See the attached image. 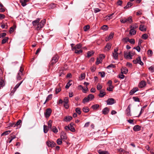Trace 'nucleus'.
<instances>
[{
	"label": "nucleus",
	"instance_id": "obj_5",
	"mask_svg": "<svg viewBox=\"0 0 154 154\" xmlns=\"http://www.w3.org/2000/svg\"><path fill=\"white\" fill-rule=\"evenodd\" d=\"M124 56L127 59H131L132 57V55L131 54L130 51L128 52H125L124 53Z\"/></svg>",
	"mask_w": 154,
	"mask_h": 154
},
{
	"label": "nucleus",
	"instance_id": "obj_34",
	"mask_svg": "<svg viewBox=\"0 0 154 154\" xmlns=\"http://www.w3.org/2000/svg\"><path fill=\"white\" fill-rule=\"evenodd\" d=\"M89 100L88 99V97H85L82 100V102L83 103H85L86 102H88Z\"/></svg>",
	"mask_w": 154,
	"mask_h": 154
},
{
	"label": "nucleus",
	"instance_id": "obj_36",
	"mask_svg": "<svg viewBox=\"0 0 154 154\" xmlns=\"http://www.w3.org/2000/svg\"><path fill=\"white\" fill-rule=\"evenodd\" d=\"M108 28V27L106 25H103L101 27V29L104 30H107Z\"/></svg>",
	"mask_w": 154,
	"mask_h": 154
},
{
	"label": "nucleus",
	"instance_id": "obj_53",
	"mask_svg": "<svg viewBox=\"0 0 154 154\" xmlns=\"http://www.w3.org/2000/svg\"><path fill=\"white\" fill-rule=\"evenodd\" d=\"M134 49H136L138 52H140V48L139 45L137 47H134Z\"/></svg>",
	"mask_w": 154,
	"mask_h": 154
},
{
	"label": "nucleus",
	"instance_id": "obj_32",
	"mask_svg": "<svg viewBox=\"0 0 154 154\" xmlns=\"http://www.w3.org/2000/svg\"><path fill=\"white\" fill-rule=\"evenodd\" d=\"M75 111L76 112V113H78L79 115L81 114V109L79 108H76L75 109Z\"/></svg>",
	"mask_w": 154,
	"mask_h": 154
},
{
	"label": "nucleus",
	"instance_id": "obj_17",
	"mask_svg": "<svg viewBox=\"0 0 154 154\" xmlns=\"http://www.w3.org/2000/svg\"><path fill=\"white\" fill-rule=\"evenodd\" d=\"M109 111V109L107 107L105 108L102 110V112L104 115L107 114Z\"/></svg>",
	"mask_w": 154,
	"mask_h": 154
},
{
	"label": "nucleus",
	"instance_id": "obj_59",
	"mask_svg": "<svg viewBox=\"0 0 154 154\" xmlns=\"http://www.w3.org/2000/svg\"><path fill=\"white\" fill-rule=\"evenodd\" d=\"M123 73H121V74H120L119 75V77L121 79H123L124 78L125 76L123 75Z\"/></svg>",
	"mask_w": 154,
	"mask_h": 154
},
{
	"label": "nucleus",
	"instance_id": "obj_58",
	"mask_svg": "<svg viewBox=\"0 0 154 154\" xmlns=\"http://www.w3.org/2000/svg\"><path fill=\"white\" fill-rule=\"evenodd\" d=\"M110 67L114 68L115 67V65L113 64H111L108 66L107 67V69H109Z\"/></svg>",
	"mask_w": 154,
	"mask_h": 154
},
{
	"label": "nucleus",
	"instance_id": "obj_14",
	"mask_svg": "<svg viewBox=\"0 0 154 154\" xmlns=\"http://www.w3.org/2000/svg\"><path fill=\"white\" fill-rule=\"evenodd\" d=\"M23 81H21L19 83H18L17 84L15 87L14 88L13 90H12L11 93H14V92L16 91L17 89L19 87L20 85L22 82Z\"/></svg>",
	"mask_w": 154,
	"mask_h": 154
},
{
	"label": "nucleus",
	"instance_id": "obj_56",
	"mask_svg": "<svg viewBox=\"0 0 154 154\" xmlns=\"http://www.w3.org/2000/svg\"><path fill=\"white\" fill-rule=\"evenodd\" d=\"M61 139H58L57 140V143L58 145H60L62 143Z\"/></svg>",
	"mask_w": 154,
	"mask_h": 154
},
{
	"label": "nucleus",
	"instance_id": "obj_55",
	"mask_svg": "<svg viewBox=\"0 0 154 154\" xmlns=\"http://www.w3.org/2000/svg\"><path fill=\"white\" fill-rule=\"evenodd\" d=\"M111 44L110 43H108L107 44L106 48H107L109 50L111 48Z\"/></svg>",
	"mask_w": 154,
	"mask_h": 154
},
{
	"label": "nucleus",
	"instance_id": "obj_62",
	"mask_svg": "<svg viewBox=\"0 0 154 154\" xmlns=\"http://www.w3.org/2000/svg\"><path fill=\"white\" fill-rule=\"evenodd\" d=\"M133 99L135 101L139 102L140 101L139 98L137 97H133Z\"/></svg>",
	"mask_w": 154,
	"mask_h": 154
},
{
	"label": "nucleus",
	"instance_id": "obj_50",
	"mask_svg": "<svg viewBox=\"0 0 154 154\" xmlns=\"http://www.w3.org/2000/svg\"><path fill=\"white\" fill-rule=\"evenodd\" d=\"M94 54L93 51H89L88 53V57H90L92 55Z\"/></svg>",
	"mask_w": 154,
	"mask_h": 154
},
{
	"label": "nucleus",
	"instance_id": "obj_23",
	"mask_svg": "<svg viewBox=\"0 0 154 154\" xmlns=\"http://www.w3.org/2000/svg\"><path fill=\"white\" fill-rule=\"evenodd\" d=\"M98 152L99 154H109L107 151H103L100 149L98 151Z\"/></svg>",
	"mask_w": 154,
	"mask_h": 154
},
{
	"label": "nucleus",
	"instance_id": "obj_25",
	"mask_svg": "<svg viewBox=\"0 0 154 154\" xmlns=\"http://www.w3.org/2000/svg\"><path fill=\"white\" fill-rule=\"evenodd\" d=\"M139 29L140 30L143 31H145L146 30V29L144 27V25H140L139 27Z\"/></svg>",
	"mask_w": 154,
	"mask_h": 154
},
{
	"label": "nucleus",
	"instance_id": "obj_44",
	"mask_svg": "<svg viewBox=\"0 0 154 154\" xmlns=\"http://www.w3.org/2000/svg\"><path fill=\"white\" fill-rule=\"evenodd\" d=\"M23 75V74L19 75V73H17V80H20L21 79V77Z\"/></svg>",
	"mask_w": 154,
	"mask_h": 154
},
{
	"label": "nucleus",
	"instance_id": "obj_22",
	"mask_svg": "<svg viewBox=\"0 0 154 154\" xmlns=\"http://www.w3.org/2000/svg\"><path fill=\"white\" fill-rule=\"evenodd\" d=\"M40 18H37L36 20H34L32 21V24L33 26H34L36 25V24L38 23L40 21Z\"/></svg>",
	"mask_w": 154,
	"mask_h": 154
},
{
	"label": "nucleus",
	"instance_id": "obj_16",
	"mask_svg": "<svg viewBox=\"0 0 154 154\" xmlns=\"http://www.w3.org/2000/svg\"><path fill=\"white\" fill-rule=\"evenodd\" d=\"M138 90V89L137 87H136L132 89L130 92V95H132L134 93L136 92Z\"/></svg>",
	"mask_w": 154,
	"mask_h": 154
},
{
	"label": "nucleus",
	"instance_id": "obj_11",
	"mask_svg": "<svg viewBox=\"0 0 154 154\" xmlns=\"http://www.w3.org/2000/svg\"><path fill=\"white\" fill-rule=\"evenodd\" d=\"M130 105L131 104L129 105L126 109V112H127V115L129 116H131V113Z\"/></svg>",
	"mask_w": 154,
	"mask_h": 154
},
{
	"label": "nucleus",
	"instance_id": "obj_6",
	"mask_svg": "<svg viewBox=\"0 0 154 154\" xmlns=\"http://www.w3.org/2000/svg\"><path fill=\"white\" fill-rule=\"evenodd\" d=\"M65 129L66 131L70 130L72 132H74L75 131V130L73 126H70V125H68L66 126L65 127Z\"/></svg>",
	"mask_w": 154,
	"mask_h": 154
},
{
	"label": "nucleus",
	"instance_id": "obj_41",
	"mask_svg": "<svg viewBox=\"0 0 154 154\" xmlns=\"http://www.w3.org/2000/svg\"><path fill=\"white\" fill-rule=\"evenodd\" d=\"M113 56L115 60H117L118 58V53H113Z\"/></svg>",
	"mask_w": 154,
	"mask_h": 154
},
{
	"label": "nucleus",
	"instance_id": "obj_47",
	"mask_svg": "<svg viewBox=\"0 0 154 154\" xmlns=\"http://www.w3.org/2000/svg\"><path fill=\"white\" fill-rule=\"evenodd\" d=\"M149 69L152 72H154V66H152L149 68Z\"/></svg>",
	"mask_w": 154,
	"mask_h": 154
},
{
	"label": "nucleus",
	"instance_id": "obj_21",
	"mask_svg": "<svg viewBox=\"0 0 154 154\" xmlns=\"http://www.w3.org/2000/svg\"><path fill=\"white\" fill-rule=\"evenodd\" d=\"M52 94H50L49 95H48L47 97L46 98V100L45 102L44 103V104H45L46 103V102L48 101L49 100H51L52 98Z\"/></svg>",
	"mask_w": 154,
	"mask_h": 154
},
{
	"label": "nucleus",
	"instance_id": "obj_18",
	"mask_svg": "<svg viewBox=\"0 0 154 154\" xmlns=\"http://www.w3.org/2000/svg\"><path fill=\"white\" fill-rule=\"evenodd\" d=\"M141 129V127L139 125H136L133 127V130L136 131H140Z\"/></svg>",
	"mask_w": 154,
	"mask_h": 154
},
{
	"label": "nucleus",
	"instance_id": "obj_37",
	"mask_svg": "<svg viewBox=\"0 0 154 154\" xmlns=\"http://www.w3.org/2000/svg\"><path fill=\"white\" fill-rule=\"evenodd\" d=\"M11 132V131H6L2 134V136L6 135L9 134Z\"/></svg>",
	"mask_w": 154,
	"mask_h": 154
},
{
	"label": "nucleus",
	"instance_id": "obj_48",
	"mask_svg": "<svg viewBox=\"0 0 154 154\" xmlns=\"http://www.w3.org/2000/svg\"><path fill=\"white\" fill-rule=\"evenodd\" d=\"M24 69L21 66L19 70V72H18L19 75L23 74V71Z\"/></svg>",
	"mask_w": 154,
	"mask_h": 154
},
{
	"label": "nucleus",
	"instance_id": "obj_57",
	"mask_svg": "<svg viewBox=\"0 0 154 154\" xmlns=\"http://www.w3.org/2000/svg\"><path fill=\"white\" fill-rule=\"evenodd\" d=\"M21 121L20 120H19L16 124H15V125L16 126H18L19 125L20 123L21 122Z\"/></svg>",
	"mask_w": 154,
	"mask_h": 154
},
{
	"label": "nucleus",
	"instance_id": "obj_54",
	"mask_svg": "<svg viewBox=\"0 0 154 154\" xmlns=\"http://www.w3.org/2000/svg\"><path fill=\"white\" fill-rule=\"evenodd\" d=\"M69 101V98L68 97H65L64 99V102L65 103H68Z\"/></svg>",
	"mask_w": 154,
	"mask_h": 154
},
{
	"label": "nucleus",
	"instance_id": "obj_24",
	"mask_svg": "<svg viewBox=\"0 0 154 154\" xmlns=\"http://www.w3.org/2000/svg\"><path fill=\"white\" fill-rule=\"evenodd\" d=\"M72 80H69V82L67 83L66 85L65 86L66 89H68L69 86L72 84Z\"/></svg>",
	"mask_w": 154,
	"mask_h": 154
},
{
	"label": "nucleus",
	"instance_id": "obj_60",
	"mask_svg": "<svg viewBox=\"0 0 154 154\" xmlns=\"http://www.w3.org/2000/svg\"><path fill=\"white\" fill-rule=\"evenodd\" d=\"M129 42L131 44H134L135 43V40L134 39H130Z\"/></svg>",
	"mask_w": 154,
	"mask_h": 154
},
{
	"label": "nucleus",
	"instance_id": "obj_45",
	"mask_svg": "<svg viewBox=\"0 0 154 154\" xmlns=\"http://www.w3.org/2000/svg\"><path fill=\"white\" fill-rule=\"evenodd\" d=\"M102 88V85H100V84L99 83H98L97 84V89L98 90H101V89Z\"/></svg>",
	"mask_w": 154,
	"mask_h": 154
},
{
	"label": "nucleus",
	"instance_id": "obj_2",
	"mask_svg": "<svg viewBox=\"0 0 154 154\" xmlns=\"http://www.w3.org/2000/svg\"><path fill=\"white\" fill-rule=\"evenodd\" d=\"M82 45L81 44H77L74 47L75 53L77 54H80L82 52V50L80 49L82 47Z\"/></svg>",
	"mask_w": 154,
	"mask_h": 154
},
{
	"label": "nucleus",
	"instance_id": "obj_1",
	"mask_svg": "<svg viewBox=\"0 0 154 154\" xmlns=\"http://www.w3.org/2000/svg\"><path fill=\"white\" fill-rule=\"evenodd\" d=\"M120 22L121 23H131L132 22V17L130 16L128 18L123 17L120 19Z\"/></svg>",
	"mask_w": 154,
	"mask_h": 154
},
{
	"label": "nucleus",
	"instance_id": "obj_20",
	"mask_svg": "<svg viewBox=\"0 0 154 154\" xmlns=\"http://www.w3.org/2000/svg\"><path fill=\"white\" fill-rule=\"evenodd\" d=\"M128 71V69L126 67L123 68L121 69V72L122 73L126 74Z\"/></svg>",
	"mask_w": 154,
	"mask_h": 154
},
{
	"label": "nucleus",
	"instance_id": "obj_49",
	"mask_svg": "<svg viewBox=\"0 0 154 154\" xmlns=\"http://www.w3.org/2000/svg\"><path fill=\"white\" fill-rule=\"evenodd\" d=\"M47 128V126L46 125H44V131L45 133H47L48 131Z\"/></svg>",
	"mask_w": 154,
	"mask_h": 154
},
{
	"label": "nucleus",
	"instance_id": "obj_40",
	"mask_svg": "<svg viewBox=\"0 0 154 154\" xmlns=\"http://www.w3.org/2000/svg\"><path fill=\"white\" fill-rule=\"evenodd\" d=\"M8 38L7 37H5V38H4L2 41V43L4 44L5 43L8 41Z\"/></svg>",
	"mask_w": 154,
	"mask_h": 154
},
{
	"label": "nucleus",
	"instance_id": "obj_46",
	"mask_svg": "<svg viewBox=\"0 0 154 154\" xmlns=\"http://www.w3.org/2000/svg\"><path fill=\"white\" fill-rule=\"evenodd\" d=\"M148 36L146 34H143L142 35V38L144 39H146L148 38Z\"/></svg>",
	"mask_w": 154,
	"mask_h": 154
},
{
	"label": "nucleus",
	"instance_id": "obj_31",
	"mask_svg": "<svg viewBox=\"0 0 154 154\" xmlns=\"http://www.w3.org/2000/svg\"><path fill=\"white\" fill-rule=\"evenodd\" d=\"M131 29L130 30L129 33L131 35H134L136 33V31L134 30V29L131 28Z\"/></svg>",
	"mask_w": 154,
	"mask_h": 154
},
{
	"label": "nucleus",
	"instance_id": "obj_4",
	"mask_svg": "<svg viewBox=\"0 0 154 154\" xmlns=\"http://www.w3.org/2000/svg\"><path fill=\"white\" fill-rule=\"evenodd\" d=\"M46 20L44 19L42 20L39 23L37 24V30H39L41 28H42L44 25L45 24Z\"/></svg>",
	"mask_w": 154,
	"mask_h": 154
},
{
	"label": "nucleus",
	"instance_id": "obj_38",
	"mask_svg": "<svg viewBox=\"0 0 154 154\" xmlns=\"http://www.w3.org/2000/svg\"><path fill=\"white\" fill-rule=\"evenodd\" d=\"M88 97L89 100H91L94 98V95L92 94H89L88 95Z\"/></svg>",
	"mask_w": 154,
	"mask_h": 154
},
{
	"label": "nucleus",
	"instance_id": "obj_27",
	"mask_svg": "<svg viewBox=\"0 0 154 154\" xmlns=\"http://www.w3.org/2000/svg\"><path fill=\"white\" fill-rule=\"evenodd\" d=\"M113 35L114 33L112 32H111L109 35L107 39L106 40V41H107L108 40H109V39L112 38L113 37Z\"/></svg>",
	"mask_w": 154,
	"mask_h": 154
},
{
	"label": "nucleus",
	"instance_id": "obj_15",
	"mask_svg": "<svg viewBox=\"0 0 154 154\" xmlns=\"http://www.w3.org/2000/svg\"><path fill=\"white\" fill-rule=\"evenodd\" d=\"M104 90H101L100 91V93L99 94V96L100 97H103L106 94V93L104 92Z\"/></svg>",
	"mask_w": 154,
	"mask_h": 154
},
{
	"label": "nucleus",
	"instance_id": "obj_39",
	"mask_svg": "<svg viewBox=\"0 0 154 154\" xmlns=\"http://www.w3.org/2000/svg\"><path fill=\"white\" fill-rule=\"evenodd\" d=\"M52 121L51 120H50L48 123V128L50 129L52 128Z\"/></svg>",
	"mask_w": 154,
	"mask_h": 154
},
{
	"label": "nucleus",
	"instance_id": "obj_13",
	"mask_svg": "<svg viewBox=\"0 0 154 154\" xmlns=\"http://www.w3.org/2000/svg\"><path fill=\"white\" fill-rule=\"evenodd\" d=\"M146 85V82L144 81H142L139 84L138 86L139 88H141L144 87Z\"/></svg>",
	"mask_w": 154,
	"mask_h": 154
},
{
	"label": "nucleus",
	"instance_id": "obj_12",
	"mask_svg": "<svg viewBox=\"0 0 154 154\" xmlns=\"http://www.w3.org/2000/svg\"><path fill=\"white\" fill-rule=\"evenodd\" d=\"M72 119V116H67L65 117L63 119V121L66 122H69Z\"/></svg>",
	"mask_w": 154,
	"mask_h": 154
},
{
	"label": "nucleus",
	"instance_id": "obj_7",
	"mask_svg": "<svg viewBox=\"0 0 154 154\" xmlns=\"http://www.w3.org/2000/svg\"><path fill=\"white\" fill-rule=\"evenodd\" d=\"M46 144L48 146L51 147L55 146L56 145V143L53 141H47Z\"/></svg>",
	"mask_w": 154,
	"mask_h": 154
},
{
	"label": "nucleus",
	"instance_id": "obj_30",
	"mask_svg": "<svg viewBox=\"0 0 154 154\" xmlns=\"http://www.w3.org/2000/svg\"><path fill=\"white\" fill-rule=\"evenodd\" d=\"M109 87L107 88V90L109 91H112V88H114V87L112 85H109Z\"/></svg>",
	"mask_w": 154,
	"mask_h": 154
},
{
	"label": "nucleus",
	"instance_id": "obj_8",
	"mask_svg": "<svg viewBox=\"0 0 154 154\" xmlns=\"http://www.w3.org/2000/svg\"><path fill=\"white\" fill-rule=\"evenodd\" d=\"M52 110L51 109H47L45 113V116L46 118L48 117L51 113Z\"/></svg>",
	"mask_w": 154,
	"mask_h": 154
},
{
	"label": "nucleus",
	"instance_id": "obj_19",
	"mask_svg": "<svg viewBox=\"0 0 154 154\" xmlns=\"http://www.w3.org/2000/svg\"><path fill=\"white\" fill-rule=\"evenodd\" d=\"M29 1V0H20V2L21 3V5L23 7L25 6L26 5V3Z\"/></svg>",
	"mask_w": 154,
	"mask_h": 154
},
{
	"label": "nucleus",
	"instance_id": "obj_10",
	"mask_svg": "<svg viewBox=\"0 0 154 154\" xmlns=\"http://www.w3.org/2000/svg\"><path fill=\"white\" fill-rule=\"evenodd\" d=\"M60 137L62 140H65L67 138V136L66 133L64 131H62Z\"/></svg>",
	"mask_w": 154,
	"mask_h": 154
},
{
	"label": "nucleus",
	"instance_id": "obj_42",
	"mask_svg": "<svg viewBox=\"0 0 154 154\" xmlns=\"http://www.w3.org/2000/svg\"><path fill=\"white\" fill-rule=\"evenodd\" d=\"M83 111L85 112H87L89 111V109L87 107H84L83 108Z\"/></svg>",
	"mask_w": 154,
	"mask_h": 154
},
{
	"label": "nucleus",
	"instance_id": "obj_26",
	"mask_svg": "<svg viewBox=\"0 0 154 154\" xmlns=\"http://www.w3.org/2000/svg\"><path fill=\"white\" fill-rule=\"evenodd\" d=\"M137 60H138V63L140 64L142 66L143 65V62L141 61V57L140 56L138 57L137 58Z\"/></svg>",
	"mask_w": 154,
	"mask_h": 154
},
{
	"label": "nucleus",
	"instance_id": "obj_9",
	"mask_svg": "<svg viewBox=\"0 0 154 154\" xmlns=\"http://www.w3.org/2000/svg\"><path fill=\"white\" fill-rule=\"evenodd\" d=\"M107 104L112 105L116 103V101L114 99L112 98L108 99L107 100Z\"/></svg>",
	"mask_w": 154,
	"mask_h": 154
},
{
	"label": "nucleus",
	"instance_id": "obj_52",
	"mask_svg": "<svg viewBox=\"0 0 154 154\" xmlns=\"http://www.w3.org/2000/svg\"><path fill=\"white\" fill-rule=\"evenodd\" d=\"M99 73L100 74L101 76L103 78L105 77V74L104 72H99Z\"/></svg>",
	"mask_w": 154,
	"mask_h": 154
},
{
	"label": "nucleus",
	"instance_id": "obj_63",
	"mask_svg": "<svg viewBox=\"0 0 154 154\" xmlns=\"http://www.w3.org/2000/svg\"><path fill=\"white\" fill-rule=\"evenodd\" d=\"M6 35V34L5 33H1L0 34V38L4 37Z\"/></svg>",
	"mask_w": 154,
	"mask_h": 154
},
{
	"label": "nucleus",
	"instance_id": "obj_28",
	"mask_svg": "<svg viewBox=\"0 0 154 154\" xmlns=\"http://www.w3.org/2000/svg\"><path fill=\"white\" fill-rule=\"evenodd\" d=\"M79 87H80L82 88V89L83 90V92L85 93H86V91L88 90V88L87 87L85 88H84L83 87H82V85H80L79 86Z\"/></svg>",
	"mask_w": 154,
	"mask_h": 154
},
{
	"label": "nucleus",
	"instance_id": "obj_61",
	"mask_svg": "<svg viewBox=\"0 0 154 154\" xmlns=\"http://www.w3.org/2000/svg\"><path fill=\"white\" fill-rule=\"evenodd\" d=\"M101 61L100 60V58H97V61L96 62V64L97 65H98L100 63H101Z\"/></svg>",
	"mask_w": 154,
	"mask_h": 154
},
{
	"label": "nucleus",
	"instance_id": "obj_33",
	"mask_svg": "<svg viewBox=\"0 0 154 154\" xmlns=\"http://www.w3.org/2000/svg\"><path fill=\"white\" fill-rule=\"evenodd\" d=\"M99 107V105L96 104L94 105L91 106L92 108L94 109H96Z\"/></svg>",
	"mask_w": 154,
	"mask_h": 154
},
{
	"label": "nucleus",
	"instance_id": "obj_3",
	"mask_svg": "<svg viewBox=\"0 0 154 154\" xmlns=\"http://www.w3.org/2000/svg\"><path fill=\"white\" fill-rule=\"evenodd\" d=\"M58 60V57L57 55H55L53 57L51 60L49 65V66L51 67L54 63H56Z\"/></svg>",
	"mask_w": 154,
	"mask_h": 154
},
{
	"label": "nucleus",
	"instance_id": "obj_51",
	"mask_svg": "<svg viewBox=\"0 0 154 154\" xmlns=\"http://www.w3.org/2000/svg\"><path fill=\"white\" fill-rule=\"evenodd\" d=\"M105 56L104 55L101 54L99 56V57L98 58H100V60L102 61L103 59H104L105 58Z\"/></svg>",
	"mask_w": 154,
	"mask_h": 154
},
{
	"label": "nucleus",
	"instance_id": "obj_64",
	"mask_svg": "<svg viewBox=\"0 0 154 154\" xmlns=\"http://www.w3.org/2000/svg\"><path fill=\"white\" fill-rule=\"evenodd\" d=\"M117 4L119 5H121L122 3V2L121 0H119L117 2Z\"/></svg>",
	"mask_w": 154,
	"mask_h": 154
},
{
	"label": "nucleus",
	"instance_id": "obj_29",
	"mask_svg": "<svg viewBox=\"0 0 154 154\" xmlns=\"http://www.w3.org/2000/svg\"><path fill=\"white\" fill-rule=\"evenodd\" d=\"M51 131L55 133H56L58 132V130L55 127H52V128H51Z\"/></svg>",
	"mask_w": 154,
	"mask_h": 154
},
{
	"label": "nucleus",
	"instance_id": "obj_35",
	"mask_svg": "<svg viewBox=\"0 0 154 154\" xmlns=\"http://www.w3.org/2000/svg\"><path fill=\"white\" fill-rule=\"evenodd\" d=\"M132 5V3H131L130 2H128L127 3V5L125 7H124V8L125 9L128 8H129V7H130Z\"/></svg>",
	"mask_w": 154,
	"mask_h": 154
},
{
	"label": "nucleus",
	"instance_id": "obj_43",
	"mask_svg": "<svg viewBox=\"0 0 154 154\" xmlns=\"http://www.w3.org/2000/svg\"><path fill=\"white\" fill-rule=\"evenodd\" d=\"M90 28L89 25H88L85 26L84 27V29L85 31H86L89 29Z\"/></svg>",
	"mask_w": 154,
	"mask_h": 154
}]
</instances>
